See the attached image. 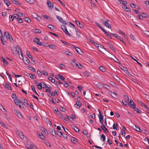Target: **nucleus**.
I'll return each mask as SVG.
<instances>
[{
	"instance_id": "27",
	"label": "nucleus",
	"mask_w": 149,
	"mask_h": 149,
	"mask_svg": "<svg viewBox=\"0 0 149 149\" xmlns=\"http://www.w3.org/2000/svg\"><path fill=\"white\" fill-rule=\"evenodd\" d=\"M4 2L8 6H9L10 4V3L8 0H4Z\"/></svg>"
},
{
	"instance_id": "29",
	"label": "nucleus",
	"mask_w": 149,
	"mask_h": 149,
	"mask_svg": "<svg viewBox=\"0 0 149 149\" xmlns=\"http://www.w3.org/2000/svg\"><path fill=\"white\" fill-rule=\"evenodd\" d=\"M0 124L2 126L4 127L5 128H6V129H7V126L4 123L1 121L0 122Z\"/></svg>"
},
{
	"instance_id": "24",
	"label": "nucleus",
	"mask_w": 149,
	"mask_h": 149,
	"mask_svg": "<svg viewBox=\"0 0 149 149\" xmlns=\"http://www.w3.org/2000/svg\"><path fill=\"white\" fill-rule=\"evenodd\" d=\"M100 139L101 140H102L103 141H105V136L104 134H102Z\"/></svg>"
},
{
	"instance_id": "4",
	"label": "nucleus",
	"mask_w": 149,
	"mask_h": 149,
	"mask_svg": "<svg viewBox=\"0 0 149 149\" xmlns=\"http://www.w3.org/2000/svg\"><path fill=\"white\" fill-rule=\"evenodd\" d=\"M14 102L16 105H19L20 107H21L22 105L21 102L19 100L17 99H15Z\"/></svg>"
},
{
	"instance_id": "28",
	"label": "nucleus",
	"mask_w": 149,
	"mask_h": 149,
	"mask_svg": "<svg viewBox=\"0 0 149 149\" xmlns=\"http://www.w3.org/2000/svg\"><path fill=\"white\" fill-rule=\"evenodd\" d=\"M48 79L49 81H50L52 83H54L55 82V80L54 79H53V78L52 77H49L48 78Z\"/></svg>"
},
{
	"instance_id": "22",
	"label": "nucleus",
	"mask_w": 149,
	"mask_h": 149,
	"mask_svg": "<svg viewBox=\"0 0 149 149\" xmlns=\"http://www.w3.org/2000/svg\"><path fill=\"white\" fill-rule=\"evenodd\" d=\"M103 84L99 82L97 84V86L100 88H102L103 87Z\"/></svg>"
},
{
	"instance_id": "8",
	"label": "nucleus",
	"mask_w": 149,
	"mask_h": 149,
	"mask_svg": "<svg viewBox=\"0 0 149 149\" xmlns=\"http://www.w3.org/2000/svg\"><path fill=\"white\" fill-rule=\"evenodd\" d=\"M38 136L40 137V138L42 139H44L45 138V136L43 135L40 132H38L37 133Z\"/></svg>"
},
{
	"instance_id": "5",
	"label": "nucleus",
	"mask_w": 149,
	"mask_h": 149,
	"mask_svg": "<svg viewBox=\"0 0 149 149\" xmlns=\"http://www.w3.org/2000/svg\"><path fill=\"white\" fill-rule=\"evenodd\" d=\"M47 4L48 7L50 9H52L54 8V4L53 3L51 2L50 1H47Z\"/></svg>"
},
{
	"instance_id": "45",
	"label": "nucleus",
	"mask_w": 149,
	"mask_h": 149,
	"mask_svg": "<svg viewBox=\"0 0 149 149\" xmlns=\"http://www.w3.org/2000/svg\"><path fill=\"white\" fill-rule=\"evenodd\" d=\"M141 106L144 107L145 109H148V108L146 106V105L143 103H142V102H141Z\"/></svg>"
},
{
	"instance_id": "7",
	"label": "nucleus",
	"mask_w": 149,
	"mask_h": 149,
	"mask_svg": "<svg viewBox=\"0 0 149 149\" xmlns=\"http://www.w3.org/2000/svg\"><path fill=\"white\" fill-rule=\"evenodd\" d=\"M56 18L58 19V20L61 23H62L63 24H66V23L65 22V21H64L63 19L60 17L58 16H57Z\"/></svg>"
},
{
	"instance_id": "63",
	"label": "nucleus",
	"mask_w": 149,
	"mask_h": 149,
	"mask_svg": "<svg viewBox=\"0 0 149 149\" xmlns=\"http://www.w3.org/2000/svg\"><path fill=\"white\" fill-rule=\"evenodd\" d=\"M5 117L8 120H10V118L7 115L6 113V112L5 113Z\"/></svg>"
},
{
	"instance_id": "19",
	"label": "nucleus",
	"mask_w": 149,
	"mask_h": 149,
	"mask_svg": "<svg viewBox=\"0 0 149 149\" xmlns=\"http://www.w3.org/2000/svg\"><path fill=\"white\" fill-rule=\"evenodd\" d=\"M99 69L102 72H105L106 71V68L102 66H100L99 68Z\"/></svg>"
},
{
	"instance_id": "14",
	"label": "nucleus",
	"mask_w": 149,
	"mask_h": 149,
	"mask_svg": "<svg viewBox=\"0 0 149 149\" xmlns=\"http://www.w3.org/2000/svg\"><path fill=\"white\" fill-rule=\"evenodd\" d=\"M76 50L77 53L81 55L83 53V51L81 49L79 48H77V49H76Z\"/></svg>"
},
{
	"instance_id": "18",
	"label": "nucleus",
	"mask_w": 149,
	"mask_h": 149,
	"mask_svg": "<svg viewBox=\"0 0 149 149\" xmlns=\"http://www.w3.org/2000/svg\"><path fill=\"white\" fill-rule=\"evenodd\" d=\"M75 106L77 108H79L81 106V104H80L79 102L77 101L76 102V103L75 105Z\"/></svg>"
},
{
	"instance_id": "11",
	"label": "nucleus",
	"mask_w": 149,
	"mask_h": 149,
	"mask_svg": "<svg viewBox=\"0 0 149 149\" xmlns=\"http://www.w3.org/2000/svg\"><path fill=\"white\" fill-rule=\"evenodd\" d=\"M83 74L84 76L87 77H88L91 75L90 73L87 71H85L83 72Z\"/></svg>"
},
{
	"instance_id": "42",
	"label": "nucleus",
	"mask_w": 149,
	"mask_h": 149,
	"mask_svg": "<svg viewBox=\"0 0 149 149\" xmlns=\"http://www.w3.org/2000/svg\"><path fill=\"white\" fill-rule=\"evenodd\" d=\"M48 27L52 30L54 29V26L51 24H49L48 26Z\"/></svg>"
},
{
	"instance_id": "56",
	"label": "nucleus",
	"mask_w": 149,
	"mask_h": 149,
	"mask_svg": "<svg viewBox=\"0 0 149 149\" xmlns=\"http://www.w3.org/2000/svg\"><path fill=\"white\" fill-rule=\"evenodd\" d=\"M71 64L72 65L74 66L78 65V64L76 63L75 62H71Z\"/></svg>"
},
{
	"instance_id": "31",
	"label": "nucleus",
	"mask_w": 149,
	"mask_h": 149,
	"mask_svg": "<svg viewBox=\"0 0 149 149\" xmlns=\"http://www.w3.org/2000/svg\"><path fill=\"white\" fill-rule=\"evenodd\" d=\"M26 54L28 56V57L31 59H33V57L31 56L30 54V52L28 51H27L26 52Z\"/></svg>"
},
{
	"instance_id": "40",
	"label": "nucleus",
	"mask_w": 149,
	"mask_h": 149,
	"mask_svg": "<svg viewBox=\"0 0 149 149\" xmlns=\"http://www.w3.org/2000/svg\"><path fill=\"white\" fill-rule=\"evenodd\" d=\"M134 111H135L137 112H138L139 113H141V111L139 109L135 107L134 108Z\"/></svg>"
},
{
	"instance_id": "38",
	"label": "nucleus",
	"mask_w": 149,
	"mask_h": 149,
	"mask_svg": "<svg viewBox=\"0 0 149 149\" xmlns=\"http://www.w3.org/2000/svg\"><path fill=\"white\" fill-rule=\"evenodd\" d=\"M51 88V87L50 86L49 87L47 86V89H46L45 92H50L51 91V90H50Z\"/></svg>"
},
{
	"instance_id": "35",
	"label": "nucleus",
	"mask_w": 149,
	"mask_h": 149,
	"mask_svg": "<svg viewBox=\"0 0 149 149\" xmlns=\"http://www.w3.org/2000/svg\"><path fill=\"white\" fill-rule=\"evenodd\" d=\"M71 141L74 143L77 142V139L74 137H72L71 138Z\"/></svg>"
},
{
	"instance_id": "55",
	"label": "nucleus",
	"mask_w": 149,
	"mask_h": 149,
	"mask_svg": "<svg viewBox=\"0 0 149 149\" xmlns=\"http://www.w3.org/2000/svg\"><path fill=\"white\" fill-rule=\"evenodd\" d=\"M41 84H42V88H47V87L48 86H47L46 85L44 84L42 82H41Z\"/></svg>"
},
{
	"instance_id": "3",
	"label": "nucleus",
	"mask_w": 149,
	"mask_h": 149,
	"mask_svg": "<svg viewBox=\"0 0 149 149\" xmlns=\"http://www.w3.org/2000/svg\"><path fill=\"white\" fill-rule=\"evenodd\" d=\"M128 104L130 107L132 108H134L135 107V104L132 100H131Z\"/></svg>"
},
{
	"instance_id": "21",
	"label": "nucleus",
	"mask_w": 149,
	"mask_h": 149,
	"mask_svg": "<svg viewBox=\"0 0 149 149\" xmlns=\"http://www.w3.org/2000/svg\"><path fill=\"white\" fill-rule=\"evenodd\" d=\"M8 33L7 32H5L4 34V37L6 38V39H8V37L9 36Z\"/></svg>"
},
{
	"instance_id": "32",
	"label": "nucleus",
	"mask_w": 149,
	"mask_h": 149,
	"mask_svg": "<svg viewBox=\"0 0 149 149\" xmlns=\"http://www.w3.org/2000/svg\"><path fill=\"white\" fill-rule=\"evenodd\" d=\"M50 48L52 49H54L56 48V46L55 45H47Z\"/></svg>"
},
{
	"instance_id": "58",
	"label": "nucleus",
	"mask_w": 149,
	"mask_h": 149,
	"mask_svg": "<svg viewBox=\"0 0 149 149\" xmlns=\"http://www.w3.org/2000/svg\"><path fill=\"white\" fill-rule=\"evenodd\" d=\"M29 69L31 70V71H32V72H36V70H35L33 68H32V67H29Z\"/></svg>"
},
{
	"instance_id": "39",
	"label": "nucleus",
	"mask_w": 149,
	"mask_h": 149,
	"mask_svg": "<svg viewBox=\"0 0 149 149\" xmlns=\"http://www.w3.org/2000/svg\"><path fill=\"white\" fill-rule=\"evenodd\" d=\"M117 38L119 39L122 42L125 44V43L123 41V38L121 36H119Z\"/></svg>"
},
{
	"instance_id": "61",
	"label": "nucleus",
	"mask_w": 149,
	"mask_h": 149,
	"mask_svg": "<svg viewBox=\"0 0 149 149\" xmlns=\"http://www.w3.org/2000/svg\"><path fill=\"white\" fill-rule=\"evenodd\" d=\"M46 121L50 125H52V123L49 120V119H47Z\"/></svg>"
},
{
	"instance_id": "2",
	"label": "nucleus",
	"mask_w": 149,
	"mask_h": 149,
	"mask_svg": "<svg viewBox=\"0 0 149 149\" xmlns=\"http://www.w3.org/2000/svg\"><path fill=\"white\" fill-rule=\"evenodd\" d=\"M28 149H38L37 148L33 143L30 144V145L26 146Z\"/></svg>"
},
{
	"instance_id": "37",
	"label": "nucleus",
	"mask_w": 149,
	"mask_h": 149,
	"mask_svg": "<svg viewBox=\"0 0 149 149\" xmlns=\"http://www.w3.org/2000/svg\"><path fill=\"white\" fill-rule=\"evenodd\" d=\"M95 23L102 30V31L104 29L101 26V25L99 23L97 22H95Z\"/></svg>"
},
{
	"instance_id": "36",
	"label": "nucleus",
	"mask_w": 149,
	"mask_h": 149,
	"mask_svg": "<svg viewBox=\"0 0 149 149\" xmlns=\"http://www.w3.org/2000/svg\"><path fill=\"white\" fill-rule=\"evenodd\" d=\"M65 53L69 56H71L72 54L71 53L68 51H65Z\"/></svg>"
},
{
	"instance_id": "60",
	"label": "nucleus",
	"mask_w": 149,
	"mask_h": 149,
	"mask_svg": "<svg viewBox=\"0 0 149 149\" xmlns=\"http://www.w3.org/2000/svg\"><path fill=\"white\" fill-rule=\"evenodd\" d=\"M9 19L12 21H13L14 19V17L13 15H10L9 16Z\"/></svg>"
},
{
	"instance_id": "17",
	"label": "nucleus",
	"mask_w": 149,
	"mask_h": 149,
	"mask_svg": "<svg viewBox=\"0 0 149 149\" xmlns=\"http://www.w3.org/2000/svg\"><path fill=\"white\" fill-rule=\"evenodd\" d=\"M118 32L122 34L123 35V36L124 38H125L127 36H126V35L125 34V33L123 31H122L121 30H119Z\"/></svg>"
},
{
	"instance_id": "23",
	"label": "nucleus",
	"mask_w": 149,
	"mask_h": 149,
	"mask_svg": "<svg viewBox=\"0 0 149 149\" xmlns=\"http://www.w3.org/2000/svg\"><path fill=\"white\" fill-rule=\"evenodd\" d=\"M24 63L26 64H29V60L27 58H26L25 59H23Z\"/></svg>"
},
{
	"instance_id": "16",
	"label": "nucleus",
	"mask_w": 149,
	"mask_h": 149,
	"mask_svg": "<svg viewBox=\"0 0 149 149\" xmlns=\"http://www.w3.org/2000/svg\"><path fill=\"white\" fill-rule=\"evenodd\" d=\"M134 126L135 127L134 129L136 131L139 132H141V130L139 127L135 125H134Z\"/></svg>"
},
{
	"instance_id": "9",
	"label": "nucleus",
	"mask_w": 149,
	"mask_h": 149,
	"mask_svg": "<svg viewBox=\"0 0 149 149\" xmlns=\"http://www.w3.org/2000/svg\"><path fill=\"white\" fill-rule=\"evenodd\" d=\"M99 121L102 124L104 122L103 120V116L101 114V115H99Z\"/></svg>"
},
{
	"instance_id": "15",
	"label": "nucleus",
	"mask_w": 149,
	"mask_h": 149,
	"mask_svg": "<svg viewBox=\"0 0 149 149\" xmlns=\"http://www.w3.org/2000/svg\"><path fill=\"white\" fill-rule=\"evenodd\" d=\"M15 114L19 118H21L22 116L19 112L17 110H15Z\"/></svg>"
},
{
	"instance_id": "53",
	"label": "nucleus",
	"mask_w": 149,
	"mask_h": 149,
	"mask_svg": "<svg viewBox=\"0 0 149 149\" xmlns=\"http://www.w3.org/2000/svg\"><path fill=\"white\" fill-rule=\"evenodd\" d=\"M3 62L4 63V64L5 65H7L8 64V62L6 61L5 59H4L3 58Z\"/></svg>"
},
{
	"instance_id": "52",
	"label": "nucleus",
	"mask_w": 149,
	"mask_h": 149,
	"mask_svg": "<svg viewBox=\"0 0 149 149\" xmlns=\"http://www.w3.org/2000/svg\"><path fill=\"white\" fill-rule=\"evenodd\" d=\"M35 32L36 33H40L41 32V31L39 29H36L35 30Z\"/></svg>"
},
{
	"instance_id": "50",
	"label": "nucleus",
	"mask_w": 149,
	"mask_h": 149,
	"mask_svg": "<svg viewBox=\"0 0 149 149\" xmlns=\"http://www.w3.org/2000/svg\"><path fill=\"white\" fill-rule=\"evenodd\" d=\"M141 132H142L143 134H147L148 133V132L147 130L144 129L142 130H141Z\"/></svg>"
},
{
	"instance_id": "34",
	"label": "nucleus",
	"mask_w": 149,
	"mask_h": 149,
	"mask_svg": "<svg viewBox=\"0 0 149 149\" xmlns=\"http://www.w3.org/2000/svg\"><path fill=\"white\" fill-rule=\"evenodd\" d=\"M130 37L131 38V39L133 40H134V41H136V39L133 34H130Z\"/></svg>"
},
{
	"instance_id": "49",
	"label": "nucleus",
	"mask_w": 149,
	"mask_h": 149,
	"mask_svg": "<svg viewBox=\"0 0 149 149\" xmlns=\"http://www.w3.org/2000/svg\"><path fill=\"white\" fill-rule=\"evenodd\" d=\"M108 37H109L110 35L104 29L102 31Z\"/></svg>"
},
{
	"instance_id": "47",
	"label": "nucleus",
	"mask_w": 149,
	"mask_h": 149,
	"mask_svg": "<svg viewBox=\"0 0 149 149\" xmlns=\"http://www.w3.org/2000/svg\"><path fill=\"white\" fill-rule=\"evenodd\" d=\"M31 88L32 91L33 92H34L36 93L37 94H38L36 92V90H35V88H34V86L33 85H31Z\"/></svg>"
},
{
	"instance_id": "1",
	"label": "nucleus",
	"mask_w": 149,
	"mask_h": 149,
	"mask_svg": "<svg viewBox=\"0 0 149 149\" xmlns=\"http://www.w3.org/2000/svg\"><path fill=\"white\" fill-rule=\"evenodd\" d=\"M101 22L104 25L108 28H111V26L109 22V21L108 19H106L104 20V19H102L100 20Z\"/></svg>"
},
{
	"instance_id": "62",
	"label": "nucleus",
	"mask_w": 149,
	"mask_h": 149,
	"mask_svg": "<svg viewBox=\"0 0 149 149\" xmlns=\"http://www.w3.org/2000/svg\"><path fill=\"white\" fill-rule=\"evenodd\" d=\"M17 20L18 21H19L20 23L22 22V18L17 17Z\"/></svg>"
},
{
	"instance_id": "51",
	"label": "nucleus",
	"mask_w": 149,
	"mask_h": 149,
	"mask_svg": "<svg viewBox=\"0 0 149 149\" xmlns=\"http://www.w3.org/2000/svg\"><path fill=\"white\" fill-rule=\"evenodd\" d=\"M61 29L64 32L65 30H67V29H66L64 25H62L61 26Z\"/></svg>"
},
{
	"instance_id": "10",
	"label": "nucleus",
	"mask_w": 149,
	"mask_h": 149,
	"mask_svg": "<svg viewBox=\"0 0 149 149\" xmlns=\"http://www.w3.org/2000/svg\"><path fill=\"white\" fill-rule=\"evenodd\" d=\"M39 39L37 38H36L34 40V42H36L38 45H42V43L41 42H39Z\"/></svg>"
},
{
	"instance_id": "54",
	"label": "nucleus",
	"mask_w": 149,
	"mask_h": 149,
	"mask_svg": "<svg viewBox=\"0 0 149 149\" xmlns=\"http://www.w3.org/2000/svg\"><path fill=\"white\" fill-rule=\"evenodd\" d=\"M143 33L145 35L149 37V32L147 31H144L143 32Z\"/></svg>"
},
{
	"instance_id": "64",
	"label": "nucleus",
	"mask_w": 149,
	"mask_h": 149,
	"mask_svg": "<svg viewBox=\"0 0 149 149\" xmlns=\"http://www.w3.org/2000/svg\"><path fill=\"white\" fill-rule=\"evenodd\" d=\"M22 102L24 103L25 104H26L27 105H28V102L27 101V100L26 99H24L22 101Z\"/></svg>"
},
{
	"instance_id": "30",
	"label": "nucleus",
	"mask_w": 149,
	"mask_h": 149,
	"mask_svg": "<svg viewBox=\"0 0 149 149\" xmlns=\"http://www.w3.org/2000/svg\"><path fill=\"white\" fill-rule=\"evenodd\" d=\"M75 22L77 24V25L79 26V27H80L81 28H82V25H81L80 22L79 21L75 20Z\"/></svg>"
},
{
	"instance_id": "12",
	"label": "nucleus",
	"mask_w": 149,
	"mask_h": 149,
	"mask_svg": "<svg viewBox=\"0 0 149 149\" xmlns=\"http://www.w3.org/2000/svg\"><path fill=\"white\" fill-rule=\"evenodd\" d=\"M97 48L100 50L101 52L103 53H104L103 52V49H105L103 46L100 45H98V46H97Z\"/></svg>"
},
{
	"instance_id": "48",
	"label": "nucleus",
	"mask_w": 149,
	"mask_h": 149,
	"mask_svg": "<svg viewBox=\"0 0 149 149\" xmlns=\"http://www.w3.org/2000/svg\"><path fill=\"white\" fill-rule=\"evenodd\" d=\"M25 20L28 22L29 23L31 22V20L29 18L26 17L25 18Z\"/></svg>"
},
{
	"instance_id": "33",
	"label": "nucleus",
	"mask_w": 149,
	"mask_h": 149,
	"mask_svg": "<svg viewBox=\"0 0 149 149\" xmlns=\"http://www.w3.org/2000/svg\"><path fill=\"white\" fill-rule=\"evenodd\" d=\"M103 87H104L105 88H107L108 89H109L110 88V87L108 85L103 84Z\"/></svg>"
},
{
	"instance_id": "26",
	"label": "nucleus",
	"mask_w": 149,
	"mask_h": 149,
	"mask_svg": "<svg viewBox=\"0 0 149 149\" xmlns=\"http://www.w3.org/2000/svg\"><path fill=\"white\" fill-rule=\"evenodd\" d=\"M110 94L111 95V96L113 97H117V94L116 93H113L112 92H110Z\"/></svg>"
},
{
	"instance_id": "25",
	"label": "nucleus",
	"mask_w": 149,
	"mask_h": 149,
	"mask_svg": "<svg viewBox=\"0 0 149 149\" xmlns=\"http://www.w3.org/2000/svg\"><path fill=\"white\" fill-rule=\"evenodd\" d=\"M28 75L30 77L31 79H35L36 78V76L34 75H33L29 73Z\"/></svg>"
},
{
	"instance_id": "43",
	"label": "nucleus",
	"mask_w": 149,
	"mask_h": 149,
	"mask_svg": "<svg viewBox=\"0 0 149 149\" xmlns=\"http://www.w3.org/2000/svg\"><path fill=\"white\" fill-rule=\"evenodd\" d=\"M72 128L74 129V130L76 132H79V130L76 127L73 126V127Z\"/></svg>"
},
{
	"instance_id": "6",
	"label": "nucleus",
	"mask_w": 149,
	"mask_h": 149,
	"mask_svg": "<svg viewBox=\"0 0 149 149\" xmlns=\"http://www.w3.org/2000/svg\"><path fill=\"white\" fill-rule=\"evenodd\" d=\"M19 136L24 141L26 140V137L23 134L22 132H18V133Z\"/></svg>"
},
{
	"instance_id": "57",
	"label": "nucleus",
	"mask_w": 149,
	"mask_h": 149,
	"mask_svg": "<svg viewBox=\"0 0 149 149\" xmlns=\"http://www.w3.org/2000/svg\"><path fill=\"white\" fill-rule=\"evenodd\" d=\"M66 34H67L68 36H71V34L69 32L67 31V30H65V31L64 32Z\"/></svg>"
},
{
	"instance_id": "44",
	"label": "nucleus",
	"mask_w": 149,
	"mask_h": 149,
	"mask_svg": "<svg viewBox=\"0 0 149 149\" xmlns=\"http://www.w3.org/2000/svg\"><path fill=\"white\" fill-rule=\"evenodd\" d=\"M56 132H57V134L58 136H61L63 135V134L62 132L58 131H57Z\"/></svg>"
},
{
	"instance_id": "13",
	"label": "nucleus",
	"mask_w": 149,
	"mask_h": 149,
	"mask_svg": "<svg viewBox=\"0 0 149 149\" xmlns=\"http://www.w3.org/2000/svg\"><path fill=\"white\" fill-rule=\"evenodd\" d=\"M16 51L19 56L20 51H22L21 48L18 46H17L16 47Z\"/></svg>"
},
{
	"instance_id": "59",
	"label": "nucleus",
	"mask_w": 149,
	"mask_h": 149,
	"mask_svg": "<svg viewBox=\"0 0 149 149\" xmlns=\"http://www.w3.org/2000/svg\"><path fill=\"white\" fill-rule=\"evenodd\" d=\"M89 118H92L93 119H95V115L94 114H93L92 115H90L89 116Z\"/></svg>"
},
{
	"instance_id": "20",
	"label": "nucleus",
	"mask_w": 149,
	"mask_h": 149,
	"mask_svg": "<svg viewBox=\"0 0 149 149\" xmlns=\"http://www.w3.org/2000/svg\"><path fill=\"white\" fill-rule=\"evenodd\" d=\"M4 87L5 88L8 89V90H10L11 88L10 86L8 84H6L4 85Z\"/></svg>"
},
{
	"instance_id": "46",
	"label": "nucleus",
	"mask_w": 149,
	"mask_h": 149,
	"mask_svg": "<svg viewBox=\"0 0 149 149\" xmlns=\"http://www.w3.org/2000/svg\"><path fill=\"white\" fill-rule=\"evenodd\" d=\"M122 103L123 106H125L127 104V102L126 101L123 100L122 101Z\"/></svg>"
},
{
	"instance_id": "41",
	"label": "nucleus",
	"mask_w": 149,
	"mask_h": 149,
	"mask_svg": "<svg viewBox=\"0 0 149 149\" xmlns=\"http://www.w3.org/2000/svg\"><path fill=\"white\" fill-rule=\"evenodd\" d=\"M42 84H41V83H40V84L38 85H37L38 88L40 89V90L42 89Z\"/></svg>"
}]
</instances>
